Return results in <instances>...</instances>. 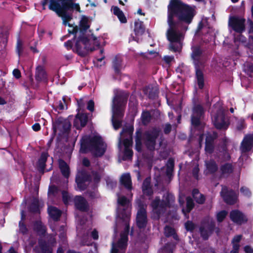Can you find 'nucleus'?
Wrapping results in <instances>:
<instances>
[{
    "mask_svg": "<svg viewBox=\"0 0 253 253\" xmlns=\"http://www.w3.org/2000/svg\"><path fill=\"white\" fill-rule=\"evenodd\" d=\"M56 106V109L59 110H63L65 108H67L66 105L65 98H63L62 100H60Z\"/></svg>",
    "mask_w": 253,
    "mask_h": 253,
    "instance_id": "obj_44",
    "label": "nucleus"
},
{
    "mask_svg": "<svg viewBox=\"0 0 253 253\" xmlns=\"http://www.w3.org/2000/svg\"><path fill=\"white\" fill-rule=\"evenodd\" d=\"M237 128L238 130H241L245 127L244 120L240 119L238 121L236 125Z\"/></svg>",
    "mask_w": 253,
    "mask_h": 253,
    "instance_id": "obj_49",
    "label": "nucleus"
},
{
    "mask_svg": "<svg viewBox=\"0 0 253 253\" xmlns=\"http://www.w3.org/2000/svg\"><path fill=\"white\" fill-rule=\"evenodd\" d=\"M168 28L166 32L168 40L170 42L169 49L173 51H179L182 48V41L184 36L180 31V24L168 16Z\"/></svg>",
    "mask_w": 253,
    "mask_h": 253,
    "instance_id": "obj_3",
    "label": "nucleus"
},
{
    "mask_svg": "<svg viewBox=\"0 0 253 253\" xmlns=\"http://www.w3.org/2000/svg\"><path fill=\"white\" fill-rule=\"evenodd\" d=\"M207 169L210 172H213L217 169V166L213 161H210L206 163Z\"/></svg>",
    "mask_w": 253,
    "mask_h": 253,
    "instance_id": "obj_39",
    "label": "nucleus"
},
{
    "mask_svg": "<svg viewBox=\"0 0 253 253\" xmlns=\"http://www.w3.org/2000/svg\"><path fill=\"white\" fill-rule=\"evenodd\" d=\"M221 195L227 204H233L236 201L237 196L236 194L232 190L229 191L226 187L222 188Z\"/></svg>",
    "mask_w": 253,
    "mask_h": 253,
    "instance_id": "obj_16",
    "label": "nucleus"
},
{
    "mask_svg": "<svg viewBox=\"0 0 253 253\" xmlns=\"http://www.w3.org/2000/svg\"><path fill=\"white\" fill-rule=\"evenodd\" d=\"M227 212L225 211H221L216 214V218L218 222H221L226 217Z\"/></svg>",
    "mask_w": 253,
    "mask_h": 253,
    "instance_id": "obj_43",
    "label": "nucleus"
},
{
    "mask_svg": "<svg viewBox=\"0 0 253 253\" xmlns=\"http://www.w3.org/2000/svg\"><path fill=\"white\" fill-rule=\"evenodd\" d=\"M213 226L211 225L210 227H204L201 228V234L203 238L207 239L211 235L213 229Z\"/></svg>",
    "mask_w": 253,
    "mask_h": 253,
    "instance_id": "obj_32",
    "label": "nucleus"
},
{
    "mask_svg": "<svg viewBox=\"0 0 253 253\" xmlns=\"http://www.w3.org/2000/svg\"><path fill=\"white\" fill-rule=\"evenodd\" d=\"M36 250L38 253H52V250L46 244L40 243L39 247Z\"/></svg>",
    "mask_w": 253,
    "mask_h": 253,
    "instance_id": "obj_36",
    "label": "nucleus"
},
{
    "mask_svg": "<svg viewBox=\"0 0 253 253\" xmlns=\"http://www.w3.org/2000/svg\"><path fill=\"white\" fill-rule=\"evenodd\" d=\"M212 122L215 126L218 129H225L228 127V122L223 114V110L221 108L220 103H218L214 107L211 113Z\"/></svg>",
    "mask_w": 253,
    "mask_h": 253,
    "instance_id": "obj_10",
    "label": "nucleus"
},
{
    "mask_svg": "<svg viewBox=\"0 0 253 253\" xmlns=\"http://www.w3.org/2000/svg\"><path fill=\"white\" fill-rule=\"evenodd\" d=\"M164 199L162 201L156 198L152 203V211L154 213V217L158 218L160 214L165 211L166 208L170 206V204L173 202L174 199L172 195L167 194L164 197Z\"/></svg>",
    "mask_w": 253,
    "mask_h": 253,
    "instance_id": "obj_8",
    "label": "nucleus"
},
{
    "mask_svg": "<svg viewBox=\"0 0 253 253\" xmlns=\"http://www.w3.org/2000/svg\"><path fill=\"white\" fill-rule=\"evenodd\" d=\"M221 170L222 172L224 174L229 173L232 172V167L230 164H226L222 166Z\"/></svg>",
    "mask_w": 253,
    "mask_h": 253,
    "instance_id": "obj_42",
    "label": "nucleus"
},
{
    "mask_svg": "<svg viewBox=\"0 0 253 253\" xmlns=\"http://www.w3.org/2000/svg\"><path fill=\"white\" fill-rule=\"evenodd\" d=\"M121 61L115 60L114 62L113 67L116 72L119 73L121 68Z\"/></svg>",
    "mask_w": 253,
    "mask_h": 253,
    "instance_id": "obj_46",
    "label": "nucleus"
},
{
    "mask_svg": "<svg viewBox=\"0 0 253 253\" xmlns=\"http://www.w3.org/2000/svg\"><path fill=\"white\" fill-rule=\"evenodd\" d=\"M242 238L241 235H237L234 237L232 240V243L233 245V250L230 253H238L239 249V243Z\"/></svg>",
    "mask_w": 253,
    "mask_h": 253,
    "instance_id": "obj_29",
    "label": "nucleus"
},
{
    "mask_svg": "<svg viewBox=\"0 0 253 253\" xmlns=\"http://www.w3.org/2000/svg\"><path fill=\"white\" fill-rule=\"evenodd\" d=\"M63 195V200L64 201V203L65 204H67L69 200H70V197L69 196L68 193L66 192H63L62 193Z\"/></svg>",
    "mask_w": 253,
    "mask_h": 253,
    "instance_id": "obj_53",
    "label": "nucleus"
},
{
    "mask_svg": "<svg viewBox=\"0 0 253 253\" xmlns=\"http://www.w3.org/2000/svg\"><path fill=\"white\" fill-rule=\"evenodd\" d=\"M97 38L90 34H79L77 39L75 48L77 52L81 56H84L89 52L95 50L99 46Z\"/></svg>",
    "mask_w": 253,
    "mask_h": 253,
    "instance_id": "obj_5",
    "label": "nucleus"
},
{
    "mask_svg": "<svg viewBox=\"0 0 253 253\" xmlns=\"http://www.w3.org/2000/svg\"><path fill=\"white\" fill-rule=\"evenodd\" d=\"M49 9L55 11L58 16L61 17L63 23L65 25L71 27L68 22L72 18V14L69 12L71 9H75L80 12V7L79 4L74 3L70 1H64L62 5L55 0H50Z\"/></svg>",
    "mask_w": 253,
    "mask_h": 253,
    "instance_id": "obj_6",
    "label": "nucleus"
},
{
    "mask_svg": "<svg viewBox=\"0 0 253 253\" xmlns=\"http://www.w3.org/2000/svg\"><path fill=\"white\" fill-rule=\"evenodd\" d=\"M87 121V116L84 114H78L75 119L74 126L77 128L84 126Z\"/></svg>",
    "mask_w": 253,
    "mask_h": 253,
    "instance_id": "obj_19",
    "label": "nucleus"
},
{
    "mask_svg": "<svg viewBox=\"0 0 253 253\" xmlns=\"http://www.w3.org/2000/svg\"><path fill=\"white\" fill-rule=\"evenodd\" d=\"M159 130L154 129L151 131H148L144 134L145 143L147 147L150 150L155 148L156 139L159 135Z\"/></svg>",
    "mask_w": 253,
    "mask_h": 253,
    "instance_id": "obj_13",
    "label": "nucleus"
},
{
    "mask_svg": "<svg viewBox=\"0 0 253 253\" xmlns=\"http://www.w3.org/2000/svg\"><path fill=\"white\" fill-rule=\"evenodd\" d=\"M186 201H187V208H186V210L185 211V210H183L182 211L183 212V213L185 214V215H186V212H189L193 208V206H194V203L193 202V201L192 200V199L190 197H187V199H186Z\"/></svg>",
    "mask_w": 253,
    "mask_h": 253,
    "instance_id": "obj_38",
    "label": "nucleus"
},
{
    "mask_svg": "<svg viewBox=\"0 0 253 253\" xmlns=\"http://www.w3.org/2000/svg\"><path fill=\"white\" fill-rule=\"evenodd\" d=\"M32 128L35 131H38L40 129L41 126L39 124H35L32 126Z\"/></svg>",
    "mask_w": 253,
    "mask_h": 253,
    "instance_id": "obj_63",
    "label": "nucleus"
},
{
    "mask_svg": "<svg viewBox=\"0 0 253 253\" xmlns=\"http://www.w3.org/2000/svg\"><path fill=\"white\" fill-rule=\"evenodd\" d=\"M150 119V114L149 112H144L142 115V122L144 124H147Z\"/></svg>",
    "mask_w": 253,
    "mask_h": 253,
    "instance_id": "obj_45",
    "label": "nucleus"
},
{
    "mask_svg": "<svg viewBox=\"0 0 253 253\" xmlns=\"http://www.w3.org/2000/svg\"><path fill=\"white\" fill-rule=\"evenodd\" d=\"M171 129V126L169 124H166L165 127L164 131L166 133H168Z\"/></svg>",
    "mask_w": 253,
    "mask_h": 253,
    "instance_id": "obj_60",
    "label": "nucleus"
},
{
    "mask_svg": "<svg viewBox=\"0 0 253 253\" xmlns=\"http://www.w3.org/2000/svg\"><path fill=\"white\" fill-rule=\"evenodd\" d=\"M130 111L131 113V116L133 118L136 113V103H134L131 106V104H129Z\"/></svg>",
    "mask_w": 253,
    "mask_h": 253,
    "instance_id": "obj_47",
    "label": "nucleus"
},
{
    "mask_svg": "<svg viewBox=\"0 0 253 253\" xmlns=\"http://www.w3.org/2000/svg\"><path fill=\"white\" fill-rule=\"evenodd\" d=\"M38 227H37V230L38 231L41 230L42 233H43L45 232L44 227L42 225L41 222H39L37 223Z\"/></svg>",
    "mask_w": 253,
    "mask_h": 253,
    "instance_id": "obj_55",
    "label": "nucleus"
},
{
    "mask_svg": "<svg viewBox=\"0 0 253 253\" xmlns=\"http://www.w3.org/2000/svg\"><path fill=\"white\" fill-rule=\"evenodd\" d=\"M241 192L245 196H250L251 195V192L246 187H242L241 189Z\"/></svg>",
    "mask_w": 253,
    "mask_h": 253,
    "instance_id": "obj_52",
    "label": "nucleus"
},
{
    "mask_svg": "<svg viewBox=\"0 0 253 253\" xmlns=\"http://www.w3.org/2000/svg\"><path fill=\"white\" fill-rule=\"evenodd\" d=\"M106 147L102 138L98 135H85L81 140V151L83 153L90 151L96 156L103 155Z\"/></svg>",
    "mask_w": 253,
    "mask_h": 253,
    "instance_id": "obj_4",
    "label": "nucleus"
},
{
    "mask_svg": "<svg viewBox=\"0 0 253 253\" xmlns=\"http://www.w3.org/2000/svg\"><path fill=\"white\" fill-rule=\"evenodd\" d=\"M100 175L95 173L93 174V179L95 182H97L100 179Z\"/></svg>",
    "mask_w": 253,
    "mask_h": 253,
    "instance_id": "obj_64",
    "label": "nucleus"
},
{
    "mask_svg": "<svg viewBox=\"0 0 253 253\" xmlns=\"http://www.w3.org/2000/svg\"><path fill=\"white\" fill-rule=\"evenodd\" d=\"M164 60L167 63H169L173 60L172 56H166L164 57Z\"/></svg>",
    "mask_w": 253,
    "mask_h": 253,
    "instance_id": "obj_58",
    "label": "nucleus"
},
{
    "mask_svg": "<svg viewBox=\"0 0 253 253\" xmlns=\"http://www.w3.org/2000/svg\"><path fill=\"white\" fill-rule=\"evenodd\" d=\"M230 215L231 219L237 224H242L246 221V217L239 211L235 210L232 211Z\"/></svg>",
    "mask_w": 253,
    "mask_h": 253,
    "instance_id": "obj_21",
    "label": "nucleus"
},
{
    "mask_svg": "<svg viewBox=\"0 0 253 253\" xmlns=\"http://www.w3.org/2000/svg\"><path fill=\"white\" fill-rule=\"evenodd\" d=\"M36 79L40 82L44 81L46 79V74L42 66H39L36 69Z\"/></svg>",
    "mask_w": 253,
    "mask_h": 253,
    "instance_id": "obj_24",
    "label": "nucleus"
},
{
    "mask_svg": "<svg viewBox=\"0 0 253 253\" xmlns=\"http://www.w3.org/2000/svg\"><path fill=\"white\" fill-rule=\"evenodd\" d=\"M244 251L246 253H253V249L249 246H245L244 247Z\"/></svg>",
    "mask_w": 253,
    "mask_h": 253,
    "instance_id": "obj_57",
    "label": "nucleus"
},
{
    "mask_svg": "<svg viewBox=\"0 0 253 253\" xmlns=\"http://www.w3.org/2000/svg\"><path fill=\"white\" fill-rule=\"evenodd\" d=\"M136 146L135 148L137 151H140L141 149V141L140 140V138H139L138 135H137L136 138Z\"/></svg>",
    "mask_w": 253,
    "mask_h": 253,
    "instance_id": "obj_48",
    "label": "nucleus"
},
{
    "mask_svg": "<svg viewBox=\"0 0 253 253\" xmlns=\"http://www.w3.org/2000/svg\"><path fill=\"white\" fill-rule=\"evenodd\" d=\"M144 31L145 29L143 23L139 20L135 21L134 28L135 37H133V40L138 42L140 40L139 37L144 34Z\"/></svg>",
    "mask_w": 253,
    "mask_h": 253,
    "instance_id": "obj_18",
    "label": "nucleus"
},
{
    "mask_svg": "<svg viewBox=\"0 0 253 253\" xmlns=\"http://www.w3.org/2000/svg\"><path fill=\"white\" fill-rule=\"evenodd\" d=\"M48 211L49 215L55 220L58 219L61 213L60 210L53 207H49Z\"/></svg>",
    "mask_w": 253,
    "mask_h": 253,
    "instance_id": "obj_27",
    "label": "nucleus"
},
{
    "mask_svg": "<svg viewBox=\"0 0 253 253\" xmlns=\"http://www.w3.org/2000/svg\"><path fill=\"white\" fill-rule=\"evenodd\" d=\"M165 234L167 236H170L173 235V238L177 239V236L175 235L174 230L169 226H166L165 228Z\"/></svg>",
    "mask_w": 253,
    "mask_h": 253,
    "instance_id": "obj_40",
    "label": "nucleus"
},
{
    "mask_svg": "<svg viewBox=\"0 0 253 253\" xmlns=\"http://www.w3.org/2000/svg\"><path fill=\"white\" fill-rule=\"evenodd\" d=\"M89 177L84 171H79L77 175L76 181L78 188L80 190H83L85 188V183L88 180Z\"/></svg>",
    "mask_w": 253,
    "mask_h": 253,
    "instance_id": "obj_17",
    "label": "nucleus"
},
{
    "mask_svg": "<svg viewBox=\"0 0 253 253\" xmlns=\"http://www.w3.org/2000/svg\"><path fill=\"white\" fill-rule=\"evenodd\" d=\"M253 145V134L245 136L242 143L241 149L242 152H245L250 151Z\"/></svg>",
    "mask_w": 253,
    "mask_h": 253,
    "instance_id": "obj_20",
    "label": "nucleus"
},
{
    "mask_svg": "<svg viewBox=\"0 0 253 253\" xmlns=\"http://www.w3.org/2000/svg\"><path fill=\"white\" fill-rule=\"evenodd\" d=\"M150 179L146 178L143 184L142 190L144 194L146 195H150L152 193V189L150 187Z\"/></svg>",
    "mask_w": 253,
    "mask_h": 253,
    "instance_id": "obj_31",
    "label": "nucleus"
},
{
    "mask_svg": "<svg viewBox=\"0 0 253 253\" xmlns=\"http://www.w3.org/2000/svg\"><path fill=\"white\" fill-rule=\"evenodd\" d=\"M120 181L122 184L124 185L126 188L128 189L131 188V178L129 173L123 174L121 177Z\"/></svg>",
    "mask_w": 253,
    "mask_h": 253,
    "instance_id": "obj_25",
    "label": "nucleus"
},
{
    "mask_svg": "<svg viewBox=\"0 0 253 253\" xmlns=\"http://www.w3.org/2000/svg\"><path fill=\"white\" fill-rule=\"evenodd\" d=\"M113 13L116 15L121 23H125L126 22V19L125 16L123 11L117 6H113L112 8Z\"/></svg>",
    "mask_w": 253,
    "mask_h": 253,
    "instance_id": "obj_26",
    "label": "nucleus"
},
{
    "mask_svg": "<svg viewBox=\"0 0 253 253\" xmlns=\"http://www.w3.org/2000/svg\"><path fill=\"white\" fill-rule=\"evenodd\" d=\"M89 27V22L87 18L85 16H83L80 24L79 34H83V33L87 34L86 31Z\"/></svg>",
    "mask_w": 253,
    "mask_h": 253,
    "instance_id": "obj_23",
    "label": "nucleus"
},
{
    "mask_svg": "<svg viewBox=\"0 0 253 253\" xmlns=\"http://www.w3.org/2000/svg\"><path fill=\"white\" fill-rule=\"evenodd\" d=\"M123 105L124 103L122 102L121 99L116 96L113 100L112 117L113 125L115 129H118L121 125L120 119L123 116Z\"/></svg>",
    "mask_w": 253,
    "mask_h": 253,
    "instance_id": "obj_9",
    "label": "nucleus"
},
{
    "mask_svg": "<svg viewBox=\"0 0 253 253\" xmlns=\"http://www.w3.org/2000/svg\"><path fill=\"white\" fill-rule=\"evenodd\" d=\"M213 138L211 136H207L206 140L205 150L207 153H211L213 151L212 140Z\"/></svg>",
    "mask_w": 253,
    "mask_h": 253,
    "instance_id": "obj_33",
    "label": "nucleus"
},
{
    "mask_svg": "<svg viewBox=\"0 0 253 253\" xmlns=\"http://www.w3.org/2000/svg\"><path fill=\"white\" fill-rule=\"evenodd\" d=\"M245 19L236 16L230 17L228 25L236 32L241 33L245 30Z\"/></svg>",
    "mask_w": 253,
    "mask_h": 253,
    "instance_id": "obj_12",
    "label": "nucleus"
},
{
    "mask_svg": "<svg viewBox=\"0 0 253 253\" xmlns=\"http://www.w3.org/2000/svg\"><path fill=\"white\" fill-rule=\"evenodd\" d=\"M196 78L199 88H202L204 86V77L203 73L199 70L196 69Z\"/></svg>",
    "mask_w": 253,
    "mask_h": 253,
    "instance_id": "obj_37",
    "label": "nucleus"
},
{
    "mask_svg": "<svg viewBox=\"0 0 253 253\" xmlns=\"http://www.w3.org/2000/svg\"><path fill=\"white\" fill-rule=\"evenodd\" d=\"M245 71L250 76L253 75V64L247 63L245 64Z\"/></svg>",
    "mask_w": 253,
    "mask_h": 253,
    "instance_id": "obj_41",
    "label": "nucleus"
},
{
    "mask_svg": "<svg viewBox=\"0 0 253 253\" xmlns=\"http://www.w3.org/2000/svg\"><path fill=\"white\" fill-rule=\"evenodd\" d=\"M193 196L195 201L199 204H202L205 201L204 196L200 194L197 189H194L193 191Z\"/></svg>",
    "mask_w": 253,
    "mask_h": 253,
    "instance_id": "obj_34",
    "label": "nucleus"
},
{
    "mask_svg": "<svg viewBox=\"0 0 253 253\" xmlns=\"http://www.w3.org/2000/svg\"><path fill=\"white\" fill-rule=\"evenodd\" d=\"M196 14L195 6H191L182 2L180 0H171L168 6V16L174 19L177 17L180 21L190 24Z\"/></svg>",
    "mask_w": 253,
    "mask_h": 253,
    "instance_id": "obj_2",
    "label": "nucleus"
},
{
    "mask_svg": "<svg viewBox=\"0 0 253 253\" xmlns=\"http://www.w3.org/2000/svg\"><path fill=\"white\" fill-rule=\"evenodd\" d=\"M54 131L60 135L67 132L71 127L68 120L63 118L57 119L53 124Z\"/></svg>",
    "mask_w": 253,
    "mask_h": 253,
    "instance_id": "obj_11",
    "label": "nucleus"
},
{
    "mask_svg": "<svg viewBox=\"0 0 253 253\" xmlns=\"http://www.w3.org/2000/svg\"><path fill=\"white\" fill-rule=\"evenodd\" d=\"M75 205L81 211H85L87 209V203L85 199L81 197L77 196L75 199Z\"/></svg>",
    "mask_w": 253,
    "mask_h": 253,
    "instance_id": "obj_22",
    "label": "nucleus"
},
{
    "mask_svg": "<svg viewBox=\"0 0 253 253\" xmlns=\"http://www.w3.org/2000/svg\"><path fill=\"white\" fill-rule=\"evenodd\" d=\"M47 157V153H43L39 159L37 163V167L40 170L42 171L43 170Z\"/></svg>",
    "mask_w": 253,
    "mask_h": 253,
    "instance_id": "obj_30",
    "label": "nucleus"
},
{
    "mask_svg": "<svg viewBox=\"0 0 253 253\" xmlns=\"http://www.w3.org/2000/svg\"><path fill=\"white\" fill-rule=\"evenodd\" d=\"M91 236L94 239H97L98 237V232L95 230H94L91 233Z\"/></svg>",
    "mask_w": 253,
    "mask_h": 253,
    "instance_id": "obj_62",
    "label": "nucleus"
},
{
    "mask_svg": "<svg viewBox=\"0 0 253 253\" xmlns=\"http://www.w3.org/2000/svg\"><path fill=\"white\" fill-rule=\"evenodd\" d=\"M185 228H186V229L187 230H190V231L192 230L194 228V224L192 222H190V221L187 222L185 223Z\"/></svg>",
    "mask_w": 253,
    "mask_h": 253,
    "instance_id": "obj_51",
    "label": "nucleus"
},
{
    "mask_svg": "<svg viewBox=\"0 0 253 253\" xmlns=\"http://www.w3.org/2000/svg\"><path fill=\"white\" fill-rule=\"evenodd\" d=\"M199 172V169L198 166L196 165L193 169V174L195 178L198 177V173Z\"/></svg>",
    "mask_w": 253,
    "mask_h": 253,
    "instance_id": "obj_59",
    "label": "nucleus"
},
{
    "mask_svg": "<svg viewBox=\"0 0 253 253\" xmlns=\"http://www.w3.org/2000/svg\"><path fill=\"white\" fill-rule=\"evenodd\" d=\"M204 113L202 107L200 105L195 106L193 109V113L191 116L192 125L197 126L200 124V120Z\"/></svg>",
    "mask_w": 253,
    "mask_h": 253,
    "instance_id": "obj_15",
    "label": "nucleus"
},
{
    "mask_svg": "<svg viewBox=\"0 0 253 253\" xmlns=\"http://www.w3.org/2000/svg\"><path fill=\"white\" fill-rule=\"evenodd\" d=\"M94 102L90 100L88 102L87 108L90 111H93L94 110Z\"/></svg>",
    "mask_w": 253,
    "mask_h": 253,
    "instance_id": "obj_54",
    "label": "nucleus"
},
{
    "mask_svg": "<svg viewBox=\"0 0 253 253\" xmlns=\"http://www.w3.org/2000/svg\"><path fill=\"white\" fill-rule=\"evenodd\" d=\"M201 53L202 51L199 47L196 46L192 47V57L195 62L199 60Z\"/></svg>",
    "mask_w": 253,
    "mask_h": 253,
    "instance_id": "obj_35",
    "label": "nucleus"
},
{
    "mask_svg": "<svg viewBox=\"0 0 253 253\" xmlns=\"http://www.w3.org/2000/svg\"><path fill=\"white\" fill-rule=\"evenodd\" d=\"M136 222L137 227L139 229H143L146 227L147 223V218L146 210L144 208L140 207L138 210Z\"/></svg>",
    "mask_w": 253,
    "mask_h": 253,
    "instance_id": "obj_14",
    "label": "nucleus"
},
{
    "mask_svg": "<svg viewBox=\"0 0 253 253\" xmlns=\"http://www.w3.org/2000/svg\"><path fill=\"white\" fill-rule=\"evenodd\" d=\"M48 3H49V4H50V0H42V7H43V9H45V5H46V4H47ZM50 5H49V6Z\"/></svg>",
    "mask_w": 253,
    "mask_h": 253,
    "instance_id": "obj_61",
    "label": "nucleus"
},
{
    "mask_svg": "<svg viewBox=\"0 0 253 253\" xmlns=\"http://www.w3.org/2000/svg\"><path fill=\"white\" fill-rule=\"evenodd\" d=\"M22 44L21 42L19 40H18L17 43L16 52L18 54L19 56H20L21 53H22Z\"/></svg>",
    "mask_w": 253,
    "mask_h": 253,
    "instance_id": "obj_50",
    "label": "nucleus"
},
{
    "mask_svg": "<svg viewBox=\"0 0 253 253\" xmlns=\"http://www.w3.org/2000/svg\"><path fill=\"white\" fill-rule=\"evenodd\" d=\"M13 76L16 78L17 79H18L21 76V73L19 70L18 69H14L13 71Z\"/></svg>",
    "mask_w": 253,
    "mask_h": 253,
    "instance_id": "obj_56",
    "label": "nucleus"
},
{
    "mask_svg": "<svg viewBox=\"0 0 253 253\" xmlns=\"http://www.w3.org/2000/svg\"><path fill=\"white\" fill-rule=\"evenodd\" d=\"M59 166L62 174L66 177L69 175V168L67 164L63 161L60 160L59 161Z\"/></svg>",
    "mask_w": 253,
    "mask_h": 253,
    "instance_id": "obj_28",
    "label": "nucleus"
},
{
    "mask_svg": "<svg viewBox=\"0 0 253 253\" xmlns=\"http://www.w3.org/2000/svg\"><path fill=\"white\" fill-rule=\"evenodd\" d=\"M132 132L133 127L130 126L127 130H123L121 133L119 147L121 149L122 146L124 147L123 160H125L129 159L132 156V151L130 148L132 144L131 135Z\"/></svg>",
    "mask_w": 253,
    "mask_h": 253,
    "instance_id": "obj_7",
    "label": "nucleus"
},
{
    "mask_svg": "<svg viewBox=\"0 0 253 253\" xmlns=\"http://www.w3.org/2000/svg\"><path fill=\"white\" fill-rule=\"evenodd\" d=\"M118 202L119 205L118 211L119 222H122L124 226V232L121 234V238L116 245L112 244L111 253H118L119 250L124 253V250L127 245V234L129 230V221L130 213L129 210V200L124 196H118Z\"/></svg>",
    "mask_w": 253,
    "mask_h": 253,
    "instance_id": "obj_1",
    "label": "nucleus"
}]
</instances>
